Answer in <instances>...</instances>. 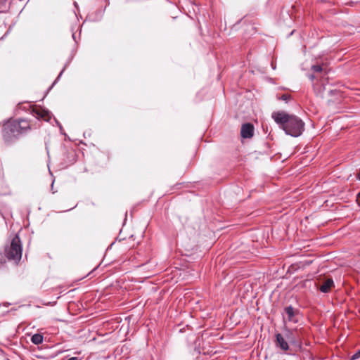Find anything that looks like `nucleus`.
Here are the masks:
<instances>
[{"mask_svg":"<svg viewBox=\"0 0 360 360\" xmlns=\"http://www.w3.org/2000/svg\"><path fill=\"white\" fill-rule=\"evenodd\" d=\"M32 128L31 121L26 119L8 120L2 126V139L6 145H11L20 136L27 134Z\"/></svg>","mask_w":360,"mask_h":360,"instance_id":"f257e3e1","label":"nucleus"},{"mask_svg":"<svg viewBox=\"0 0 360 360\" xmlns=\"http://www.w3.org/2000/svg\"><path fill=\"white\" fill-rule=\"evenodd\" d=\"M275 122L285 132L294 137L300 136L304 130V123L298 117L285 111L274 112L271 115Z\"/></svg>","mask_w":360,"mask_h":360,"instance_id":"f03ea898","label":"nucleus"},{"mask_svg":"<svg viewBox=\"0 0 360 360\" xmlns=\"http://www.w3.org/2000/svg\"><path fill=\"white\" fill-rule=\"evenodd\" d=\"M4 255L10 262L18 265L22 255V245L18 234H15L9 245L4 248Z\"/></svg>","mask_w":360,"mask_h":360,"instance_id":"7ed1b4c3","label":"nucleus"},{"mask_svg":"<svg viewBox=\"0 0 360 360\" xmlns=\"http://www.w3.org/2000/svg\"><path fill=\"white\" fill-rule=\"evenodd\" d=\"M283 335L292 345H295L300 348L302 347V340L297 330L290 329L288 327L285 326L283 328Z\"/></svg>","mask_w":360,"mask_h":360,"instance_id":"20e7f679","label":"nucleus"},{"mask_svg":"<svg viewBox=\"0 0 360 360\" xmlns=\"http://www.w3.org/2000/svg\"><path fill=\"white\" fill-rule=\"evenodd\" d=\"M76 153L73 148H64L61 153L62 164L64 167H68L76 162Z\"/></svg>","mask_w":360,"mask_h":360,"instance_id":"39448f33","label":"nucleus"},{"mask_svg":"<svg viewBox=\"0 0 360 360\" xmlns=\"http://www.w3.org/2000/svg\"><path fill=\"white\" fill-rule=\"evenodd\" d=\"M31 114L38 120H42L46 122H49L51 118L50 112L39 106L32 107L31 110Z\"/></svg>","mask_w":360,"mask_h":360,"instance_id":"423d86ee","label":"nucleus"},{"mask_svg":"<svg viewBox=\"0 0 360 360\" xmlns=\"http://www.w3.org/2000/svg\"><path fill=\"white\" fill-rule=\"evenodd\" d=\"M284 311L287 315V320L289 322L297 323L299 321V309H295L291 305L287 306L284 308Z\"/></svg>","mask_w":360,"mask_h":360,"instance_id":"0eeeda50","label":"nucleus"},{"mask_svg":"<svg viewBox=\"0 0 360 360\" xmlns=\"http://www.w3.org/2000/svg\"><path fill=\"white\" fill-rule=\"evenodd\" d=\"M254 135V125L252 123H244L241 126L240 136L243 139H251Z\"/></svg>","mask_w":360,"mask_h":360,"instance_id":"6e6552de","label":"nucleus"},{"mask_svg":"<svg viewBox=\"0 0 360 360\" xmlns=\"http://www.w3.org/2000/svg\"><path fill=\"white\" fill-rule=\"evenodd\" d=\"M276 337V345L277 347L280 348L283 352H287L290 349L289 342L288 340L283 337V335L281 333H276L275 335Z\"/></svg>","mask_w":360,"mask_h":360,"instance_id":"1a4fd4ad","label":"nucleus"},{"mask_svg":"<svg viewBox=\"0 0 360 360\" xmlns=\"http://www.w3.org/2000/svg\"><path fill=\"white\" fill-rule=\"evenodd\" d=\"M334 285L332 278H328L320 287L319 290L322 292L327 293L330 292L331 288Z\"/></svg>","mask_w":360,"mask_h":360,"instance_id":"9d476101","label":"nucleus"},{"mask_svg":"<svg viewBox=\"0 0 360 360\" xmlns=\"http://www.w3.org/2000/svg\"><path fill=\"white\" fill-rule=\"evenodd\" d=\"M31 341L34 345H39L43 342V336L41 334L36 333L31 338Z\"/></svg>","mask_w":360,"mask_h":360,"instance_id":"9b49d317","label":"nucleus"},{"mask_svg":"<svg viewBox=\"0 0 360 360\" xmlns=\"http://www.w3.org/2000/svg\"><path fill=\"white\" fill-rule=\"evenodd\" d=\"M291 95L288 94H283L278 99L288 102L291 99Z\"/></svg>","mask_w":360,"mask_h":360,"instance_id":"f8f14e48","label":"nucleus"},{"mask_svg":"<svg viewBox=\"0 0 360 360\" xmlns=\"http://www.w3.org/2000/svg\"><path fill=\"white\" fill-rule=\"evenodd\" d=\"M311 70L315 72H321L323 70V68L320 65H312Z\"/></svg>","mask_w":360,"mask_h":360,"instance_id":"ddd939ff","label":"nucleus"},{"mask_svg":"<svg viewBox=\"0 0 360 360\" xmlns=\"http://www.w3.org/2000/svg\"><path fill=\"white\" fill-rule=\"evenodd\" d=\"M360 357V349L354 354H353L351 358H350V360H355V359H357Z\"/></svg>","mask_w":360,"mask_h":360,"instance_id":"4468645a","label":"nucleus"},{"mask_svg":"<svg viewBox=\"0 0 360 360\" xmlns=\"http://www.w3.org/2000/svg\"><path fill=\"white\" fill-rule=\"evenodd\" d=\"M148 262V260L147 259L146 261L137 262V264H136V266H137V267L141 266L144 265L145 264H146Z\"/></svg>","mask_w":360,"mask_h":360,"instance_id":"2eb2a0df","label":"nucleus"},{"mask_svg":"<svg viewBox=\"0 0 360 360\" xmlns=\"http://www.w3.org/2000/svg\"><path fill=\"white\" fill-rule=\"evenodd\" d=\"M309 78L311 79V80H314L315 79V76L314 75H309Z\"/></svg>","mask_w":360,"mask_h":360,"instance_id":"dca6fc26","label":"nucleus"},{"mask_svg":"<svg viewBox=\"0 0 360 360\" xmlns=\"http://www.w3.org/2000/svg\"><path fill=\"white\" fill-rule=\"evenodd\" d=\"M357 201H358L359 204L360 205V192L357 195Z\"/></svg>","mask_w":360,"mask_h":360,"instance_id":"f3484780","label":"nucleus"},{"mask_svg":"<svg viewBox=\"0 0 360 360\" xmlns=\"http://www.w3.org/2000/svg\"><path fill=\"white\" fill-rule=\"evenodd\" d=\"M357 179L360 180V172L357 174Z\"/></svg>","mask_w":360,"mask_h":360,"instance_id":"a211bd4d","label":"nucleus"},{"mask_svg":"<svg viewBox=\"0 0 360 360\" xmlns=\"http://www.w3.org/2000/svg\"><path fill=\"white\" fill-rule=\"evenodd\" d=\"M60 75H62V72H60V75H59V76L58 77V78L60 76Z\"/></svg>","mask_w":360,"mask_h":360,"instance_id":"6ab92c4d","label":"nucleus"},{"mask_svg":"<svg viewBox=\"0 0 360 360\" xmlns=\"http://www.w3.org/2000/svg\"><path fill=\"white\" fill-rule=\"evenodd\" d=\"M359 255L360 256V251H359Z\"/></svg>","mask_w":360,"mask_h":360,"instance_id":"aec40b11","label":"nucleus"}]
</instances>
